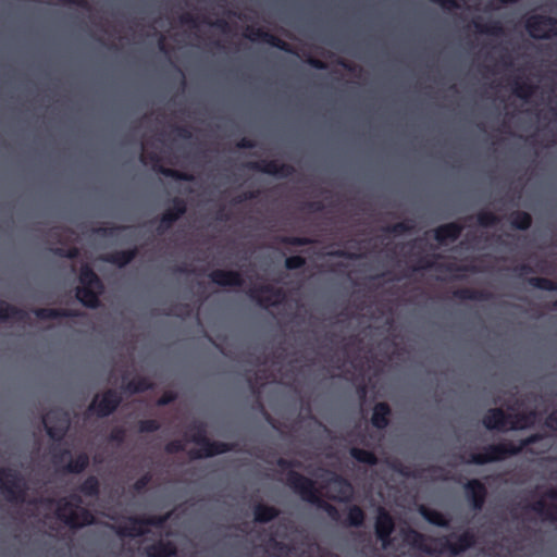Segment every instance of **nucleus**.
Listing matches in <instances>:
<instances>
[{"instance_id":"1","label":"nucleus","mask_w":557,"mask_h":557,"mask_svg":"<svg viewBox=\"0 0 557 557\" xmlns=\"http://www.w3.org/2000/svg\"><path fill=\"white\" fill-rule=\"evenodd\" d=\"M542 440V434L534 433L521 440L519 445H515L511 442L490 444L484 446L481 453L471 454L470 458L468 460H465V462L482 466L491 462L502 461L507 459L508 457L519 455L523 450V448L536 444Z\"/></svg>"},{"instance_id":"2","label":"nucleus","mask_w":557,"mask_h":557,"mask_svg":"<svg viewBox=\"0 0 557 557\" xmlns=\"http://www.w3.org/2000/svg\"><path fill=\"white\" fill-rule=\"evenodd\" d=\"M189 441L199 445V449H190L188 456L193 460L211 458L230 451H235L237 444L210 441L207 436V425L202 421H194L188 425Z\"/></svg>"},{"instance_id":"3","label":"nucleus","mask_w":557,"mask_h":557,"mask_svg":"<svg viewBox=\"0 0 557 557\" xmlns=\"http://www.w3.org/2000/svg\"><path fill=\"white\" fill-rule=\"evenodd\" d=\"M287 485L300 497L318 508L324 510L331 520L342 524V518L339 510L332 504L320 497L319 491L315 486V482L297 471H290L288 478H286Z\"/></svg>"},{"instance_id":"4","label":"nucleus","mask_w":557,"mask_h":557,"mask_svg":"<svg viewBox=\"0 0 557 557\" xmlns=\"http://www.w3.org/2000/svg\"><path fill=\"white\" fill-rule=\"evenodd\" d=\"M287 485L300 497L318 508L324 510L331 520L342 524V518L339 510L332 504L320 497L319 491L315 486V482L297 471H290L288 478H286Z\"/></svg>"},{"instance_id":"5","label":"nucleus","mask_w":557,"mask_h":557,"mask_svg":"<svg viewBox=\"0 0 557 557\" xmlns=\"http://www.w3.org/2000/svg\"><path fill=\"white\" fill-rule=\"evenodd\" d=\"M83 499L78 494H71L57 502L55 516L70 529H81L95 523L92 512L82 507Z\"/></svg>"},{"instance_id":"6","label":"nucleus","mask_w":557,"mask_h":557,"mask_svg":"<svg viewBox=\"0 0 557 557\" xmlns=\"http://www.w3.org/2000/svg\"><path fill=\"white\" fill-rule=\"evenodd\" d=\"M27 483L16 469L0 468V491L10 503H24L27 494Z\"/></svg>"},{"instance_id":"7","label":"nucleus","mask_w":557,"mask_h":557,"mask_svg":"<svg viewBox=\"0 0 557 557\" xmlns=\"http://www.w3.org/2000/svg\"><path fill=\"white\" fill-rule=\"evenodd\" d=\"M168 516L137 517L131 516L126 518L124 525H119L115 530L121 537H137L148 533L147 527H162Z\"/></svg>"},{"instance_id":"8","label":"nucleus","mask_w":557,"mask_h":557,"mask_svg":"<svg viewBox=\"0 0 557 557\" xmlns=\"http://www.w3.org/2000/svg\"><path fill=\"white\" fill-rule=\"evenodd\" d=\"M42 422L48 436L55 442H60L70 429L71 418L65 409L55 407L44 416Z\"/></svg>"},{"instance_id":"9","label":"nucleus","mask_w":557,"mask_h":557,"mask_svg":"<svg viewBox=\"0 0 557 557\" xmlns=\"http://www.w3.org/2000/svg\"><path fill=\"white\" fill-rule=\"evenodd\" d=\"M524 26L534 39H549L557 36V18L550 15L532 14L525 20Z\"/></svg>"},{"instance_id":"10","label":"nucleus","mask_w":557,"mask_h":557,"mask_svg":"<svg viewBox=\"0 0 557 557\" xmlns=\"http://www.w3.org/2000/svg\"><path fill=\"white\" fill-rule=\"evenodd\" d=\"M122 396L113 388L97 394L88 407V411L98 418L111 416L121 405Z\"/></svg>"},{"instance_id":"11","label":"nucleus","mask_w":557,"mask_h":557,"mask_svg":"<svg viewBox=\"0 0 557 557\" xmlns=\"http://www.w3.org/2000/svg\"><path fill=\"white\" fill-rule=\"evenodd\" d=\"M248 296L263 309L277 307L283 302L285 298V294L282 288L274 287L269 284L250 288L248 290Z\"/></svg>"},{"instance_id":"12","label":"nucleus","mask_w":557,"mask_h":557,"mask_svg":"<svg viewBox=\"0 0 557 557\" xmlns=\"http://www.w3.org/2000/svg\"><path fill=\"white\" fill-rule=\"evenodd\" d=\"M245 168L281 178L290 177L295 173L292 164L278 163L276 160L250 161L245 164Z\"/></svg>"},{"instance_id":"13","label":"nucleus","mask_w":557,"mask_h":557,"mask_svg":"<svg viewBox=\"0 0 557 557\" xmlns=\"http://www.w3.org/2000/svg\"><path fill=\"white\" fill-rule=\"evenodd\" d=\"M140 162L144 164L151 163L153 171H156L159 174H162L165 177H171L173 180L183 181V182L194 181V175H191L189 173L163 166L161 164V159H160L159 154L154 151L141 152Z\"/></svg>"},{"instance_id":"14","label":"nucleus","mask_w":557,"mask_h":557,"mask_svg":"<svg viewBox=\"0 0 557 557\" xmlns=\"http://www.w3.org/2000/svg\"><path fill=\"white\" fill-rule=\"evenodd\" d=\"M187 211V203L181 197L171 199V206L161 214L160 223L157 227L159 234L165 233L173 224L180 220Z\"/></svg>"},{"instance_id":"15","label":"nucleus","mask_w":557,"mask_h":557,"mask_svg":"<svg viewBox=\"0 0 557 557\" xmlns=\"http://www.w3.org/2000/svg\"><path fill=\"white\" fill-rule=\"evenodd\" d=\"M476 543L475 533L468 529L459 535L455 536V541H450L448 537H445L442 541L441 552H448L451 555H459L471 547H473Z\"/></svg>"},{"instance_id":"16","label":"nucleus","mask_w":557,"mask_h":557,"mask_svg":"<svg viewBox=\"0 0 557 557\" xmlns=\"http://www.w3.org/2000/svg\"><path fill=\"white\" fill-rule=\"evenodd\" d=\"M245 37L251 41L265 42L287 53H295L293 47L288 42L260 27L248 26L245 33Z\"/></svg>"},{"instance_id":"17","label":"nucleus","mask_w":557,"mask_h":557,"mask_svg":"<svg viewBox=\"0 0 557 557\" xmlns=\"http://www.w3.org/2000/svg\"><path fill=\"white\" fill-rule=\"evenodd\" d=\"M375 535L385 548L391 544L392 534L395 530L393 517L384 508H380L374 523Z\"/></svg>"},{"instance_id":"18","label":"nucleus","mask_w":557,"mask_h":557,"mask_svg":"<svg viewBox=\"0 0 557 557\" xmlns=\"http://www.w3.org/2000/svg\"><path fill=\"white\" fill-rule=\"evenodd\" d=\"M466 497L473 510H481L487 497V490L479 479H471L465 484Z\"/></svg>"},{"instance_id":"19","label":"nucleus","mask_w":557,"mask_h":557,"mask_svg":"<svg viewBox=\"0 0 557 557\" xmlns=\"http://www.w3.org/2000/svg\"><path fill=\"white\" fill-rule=\"evenodd\" d=\"M210 281L221 287H240L244 284V277L239 271L235 270H213L209 274Z\"/></svg>"},{"instance_id":"20","label":"nucleus","mask_w":557,"mask_h":557,"mask_svg":"<svg viewBox=\"0 0 557 557\" xmlns=\"http://www.w3.org/2000/svg\"><path fill=\"white\" fill-rule=\"evenodd\" d=\"M511 414L506 413L502 408H491L483 416L482 423L490 431H505Z\"/></svg>"},{"instance_id":"21","label":"nucleus","mask_w":557,"mask_h":557,"mask_svg":"<svg viewBox=\"0 0 557 557\" xmlns=\"http://www.w3.org/2000/svg\"><path fill=\"white\" fill-rule=\"evenodd\" d=\"M392 409L385 401H380L374 405L371 416V424L373 428L382 431L385 430L391 422Z\"/></svg>"},{"instance_id":"22","label":"nucleus","mask_w":557,"mask_h":557,"mask_svg":"<svg viewBox=\"0 0 557 557\" xmlns=\"http://www.w3.org/2000/svg\"><path fill=\"white\" fill-rule=\"evenodd\" d=\"M463 231V226L458 222H449L442 224L434 230V238L440 244H444L446 240H457Z\"/></svg>"},{"instance_id":"23","label":"nucleus","mask_w":557,"mask_h":557,"mask_svg":"<svg viewBox=\"0 0 557 557\" xmlns=\"http://www.w3.org/2000/svg\"><path fill=\"white\" fill-rule=\"evenodd\" d=\"M137 255L138 249L137 247H134L127 250H116L106 253L101 257V260L119 268H124L131 263L137 257Z\"/></svg>"},{"instance_id":"24","label":"nucleus","mask_w":557,"mask_h":557,"mask_svg":"<svg viewBox=\"0 0 557 557\" xmlns=\"http://www.w3.org/2000/svg\"><path fill=\"white\" fill-rule=\"evenodd\" d=\"M102 290L96 286H79L76 288V298L83 306L95 309L99 306V295Z\"/></svg>"},{"instance_id":"25","label":"nucleus","mask_w":557,"mask_h":557,"mask_svg":"<svg viewBox=\"0 0 557 557\" xmlns=\"http://www.w3.org/2000/svg\"><path fill=\"white\" fill-rule=\"evenodd\" d=\"M148 557H174L177 554L176 545L171 541H158L146 547Z\"/></svg>"},{"instance_id":"26","label":"nucleus","mask_w":557,"mask_h":557,"mask_svg":"<svg viewBox=\"0 0 557 557\" xmlns=\"http://www.w3.org/2000/svg\"><path fill=\"white\" fill-rule=\"evenodd\" d=\"M453 296L459 300L472 301H487L492 298V294L490 292L469 287H462L454 290Z\"/></svg>"},{"instance_id":"27","label":"nucleus","mask_w":557,"mask_h":557,"mask_svg":"<svg viewBox=\"0 0 557 557\" xmlns=\"http://www.w3.org/2000/svg\"><path fill=\"white\" fill-rule=\"evenodd\" d=\"M35 315L39 320H52L59 318H73L78 317L81 313L71 309H55V308H38L34 310Z\"/></svg>"},{"instance_id":"28","label":"nucleus","mask_w":557,"mask_h":557,"mask_svg":"<svg viewBox=\"0 0 557 557\" xmlns=\"http://www.w3.org/2000/svg\"><path fill=\"white\" fill-rule=\"evenodd\" d=\"M278 515L280 510L274 506L259 503L253 507V519L258 523H269L276 519Z\"/></svg>"},{"instance_id":"29","label":"nucleus","mask_w":557,"mask_h":557,"mask_svg":"<svg viewBox=\"0 0 557 557\" xmlns=\"http://www.w3.org/2000/svg\"><path fill=\"white\" fill-rule=\"evenodd\" d=\"M511 418L509 420V429L510 430H523L533 425L536 412L531 410L527 412H515L510 413Z\"/></svg>"},{"instance_id":"30","label":"nucleus","mask_w":557,"mask_h":557,"mask_svg":"<svg viewBox=\"0 0 557 557\" xmlns=\"http://www.w3.org/2000/svg\"><path fill=\"white\" fill-rule=\"evenodd\" d=\"M28 318V314L25 310L17 308L13 305L5 302L4 300H0V320H9L13 319L18 322H24Z\"/></svg>"},{"instance_id":"31","label":"nucleus","mask_w":557,"mask_h":557,"mask_svg":"<svg viewBox=\"0 0 557 557\" xmlns=\"http://www.w3.org/2000/svg\"><path fill=\"white\" fill-rule=\"evenodd\" d=\"M89 462V456L86 453H79L63 466L62 471L64 473L79 474L88 468Z\"/></svg>"},{"instance_id":"32","label":"nucleus","mask_w":557,"mask_h":557,"mask_svg":"<svg viewBox=\"0 0 557 557\" xmlns=\"http://www.w3.org/2000/svg\"><path fill=\"white\" fill-rule=\"evenodd\" d=\"M78 280L81 286H96L98 289H103V284L100 277L95 273L92 268L85 263L79 269Z\"/></svg>"},{"instance_id":"33","label":"nucleus","mask_w":557,"mask_h":557,"mask_svg":"<svg viewBox=\"0 0 557 557\" xmlns=\"http://www.w3.org/2000/svg\"><path fill=\"white\" fill-rule=\"evenodd\" d=\"M366 520V513L363 509L358 505H351L347 509L346 518L342 521L344 527L360 528L363 525Z\"/></svg>"},{"instance_id":"34","label":"nucleus","mask_w":557,"mask_h":557,"mask_svg":"<svg viewBox=\"0 0 557 557\" xmlns=\"http://www.w3.org/2000/svg\"><path fill=\"white\" fill-rule=\"evenodd\" d=\"M420 269H435L438 271L456 272V271H474V268L459 267L456 263H436L433 259H421Z\"/></svg>"},{"instance_id":"35","label":"nucleus","mask_w":557,"mask_h":557,"mask_svg":"<svg viewBox=\"0 0 557 557\" xmlns=\"http://www.w3.org/2000/svg\"><path fill=\"white\" fill-rule=\"evenodd\" d=\"M420 513L429 523L433 525L441 528H448L449 525V520L446 518V516L436 509L422 506L420 508Z\"/></svg>"},{"instance_id":"36","label":"nucleus","mask_w":557,"mask_h":557,"mask_svg":"<svg viewBox=\"0 0 557 557\" xmlns=\"http://www.w3.org/2000/svg\"><path fill=\"white\" fill-rule=\"evenodd\" d=\"M510 225L515 230L527 231L532 225V216L525 211H513L509 215Z\"/></svg>"},{"instance_id":"37","label":"nucleus","mask_w":557,"mask_h":557,"mask_svg":"<svg viewBox=\"0 0 557 557\" xmlns=\"http://www.w3.org/2000/svg\"><path fill=\"white\" fill-rule=\"evenodd\" d=\"M512 92L520 99L528 100L531 96L534 95L536 90V86L529 83L528 81H522L520 78H515L512 81Z\"/></svg>"},{"instance_id":"38","label":"nucleus","mask_w":557,"mask_h":557,"mask_svg":"<svg viewBox=\"0 0 557 557\" xmlns=\"http://www.w3.org/2000/svg\"><path fill=\"white\" fill-rule=\"evenodd\" d=\"M349 454L359 463H363L370 467L376 466L379 463L376 455L371 450L351 447Z\"/></svg>"},{"instance_id":"39","label":"nucleus","mask_w":557,"mask_h":557,"mask_svg":"<svg viewBox=\"0 0 557 557\" xmlns=\"http://www.w3.org/2000/svg\"><path fill=\"white\" fill-rule=\"evenodd\" d=\"M475 30L480 34L500 36L504 34V27L499 21H490L481 23L480 18L473 21Z\"/></svg>"},{"instance_id":"40","label":"nucleus","mask_w":557,"mask_h":557,"mask_svg":"<svg viewBox=\"0 0 557 557\" xmlns=\"http://www.w3.org/2000/svg\"><path fill=\"white\" fill-rule=\"evenodd\" d=\"M78 492L87 497H98L100 494V482L97 476L89 475L78 486Z\"/></svg>"},{"instance_id":"41","label":"nucleus","mask_w":557,"mask_h":557,"mask_svg":"<svg viewBox=\"0 0 557 557\" xmlns=\"http://www.w3.org/2000/svg\"><path fill=\"white\" fill-rule=\"evenodd\" d=\"M152 388V383L145 376H137L126 384V389L133 394L143 393Z\"/></svg>"},{"instance_id":"42","label":"nucleus","mask_w":557,"mask_h":557,"mask_svg":"<svg viewBox=\"0 0 557 557\" xmlns=\"http://www.w3.org/2000/svg\"><path fill=\"white\" fill-rule=\"evenodd\" d=\"M527 282L529 285L537 289L548 292L557 290V283L546 277L533 276L529 277Z\"/></svg>"},{"instance_id":"43","label":"nucleus","mask_w":557,"mask_h":557,"mask_svg":"<svg viewBox=\"0 0 557 557\" xmlns=\"http://www.w3.org/2000/svg\"><path fill=\"white\" fill-rule=\"evenodd\" d=\"M500 221L499 216L486 210H481L476 214V222L480 226L490 227L496 225Z\"/></svg>"},{"instance_id":"44","label":"nucleus","mask_w":557,"mask_h":557,"mask_svg":"<svg viewBox=\"0 0 557 557\" xmlns=\"http://www.w3.org/2000/svg\"><path fill=\"white\" fill-rule=\"evenodd\" d=\"M412 221H401L394 223L385 228V231L389 234H394L396 236L407 234L413 230Z\"/></svg>"},{"instance_id":"45","label":"nucleus","mask_w":557,"mask_h":557,"mask_svg":"<svg viewBox=\"0 0 557 557\" xmlns=\"http://www.w3.org/2000/svg\"><path fill=\"white\" fill-rule=\"evenodd\" d=\"M50 251L54 256H58V257H61V258H66V259H70V260L77 259L79 257V255H81L79 248H77L75 246L69 247V248L54 247V248H51Z\"/></svg>"},{"instance_id":"46","label":"nucleus","mask_w":557,"mask_h":557,"mask_svg":"<svg viewBox=\"0 0 557 557\" xmlns=\"http://www.w3.org/2000/svg\"><path fill=\"white\" fill-rule=\"evenodd\" d=\"M277 242L282 245L289 246H306L312 243L310 238L301 236H280L277 237Z\"/></svg>"},{"instance_id":"47","label":"nucleus","mask_w":557,"mask_h":557,"mask_svg":"<svg viewBox=\"0 0 557 557\" xmlns=\"http://www.w3.org/2000/svg\"><path fill=\"white\" fill-rule=\"evenodd\" d=\"M139 433H153L160 430L161 424L156 419L140 420L137 424Z\"/></svg>"},{"instance_id":"48","label":"nucleus","mask_w":557,"mask_h":557,"mask_svg":"<svg viewBox=\"0 0 557 557\" xmlns=\"http://www.w3.org/2000/svg\"><path fill=\"white\" fill-rule=\"evenodd\" d=\"M545 497L555 502L550 504L552 512H547V520L557 521V487H552L547 490L545 493Z\"/></svg>"},{"instance_id":"49","label":"nucleus","mask_w":557,"mask_h":557,"mask_svg":"<svg viewBox=\"0 0 557 557\" xmlns=\"http://www.w3.org/2000/svg\"><path fill=\"white\" fill-rule=\"evenodd\" d=\"M126 226H99L94 228V233L101 237H114L119 231L125 230Z\"/></svg>"},{"instance_id":"50","label":"nucleus","mask_w":557,"mask_h":557,"mask_svg":"<svg viewBox=\"0 0 557 557\" xmlns=\"http://www.w3.org/2000/svg\"><path fill=\"white\" fill-rule=\"evenodd\" d=\"M126 431L122 426H115L109 434V441L117 445H122L125 442Z\"/></svg>"},{"instance_id":"51","label":"nucleus","mask_w":557,"mask_h":557,"mask_svg":"<svg viewBox=\"0 0 557 557\" xmlns=\"http://www.w3.org/2000/svg\"><path fill=\"white\" fill-rule=\"evenodd\" d=\"M306 264V259L301 256H290L285 259V268L287 270H298Z\"/></svg>"},{"instance_id":"52","label":"nucleus","mask_w":557,"mask_h":557,"mask_svg":"<svg viewBox=\"0 0 557 557\" xmlns=\"http://www.w3.org/2000/svg\"><path fill=\"white\" fill-rule=\"evenodd\" d=\"M52 462L54 466L61 465L66 457L71 455V451L67 448H52Z\"/></svg>"},{"instance_id":"53","label":"nucleus","mask_w":557,"mask_h":557,"mask_svg":"<svg viewBox=\"0 0 557 557\" xmlns=\"http://www.w3.org/2000/svg\"><path fill=\"white\" fill-rule=\"evenodd\" d=\"M531 509L541 515L544 519L547 520V512H552V507L550 505H547L543 499H540L537 502H535L532 506H531Z\"/></svg>"},{"instance_id":"54","label":"nucleus","mask_w":557,"mask_h":557,"mask_svg":"<svg viewBox=\"0 0 557 557\" xmlns=\"http://www.w3.org/2000/svg\"><path fill=\"white\" fill-rule=\"evenodd\" d=\"M201 23L210 25V26H213V27L220 29L223 33H227L230 30V24L224 18H218L214 22H212L209 18L203 17Z\"/></svg>"},{"instance_id":"55","label":"nucleus","mask_w":557,"mask_h":557,"mask_svg":"<svg viewBox=\"0 0 557 557\" xmlns=\"http://www.w3.org/2000/svg\"><path fill=\"white\" fill-rule=\"evenodd\" d=\"M276 466L282 469L283 471L285 470H288L287 474L290 472V471H294L293 469L296 468V467H299L300 463L296 460H289V459H286V458H277L276 460Z\"/></svg>"},{"instance_id":"56","label":"nucleus","mask_w":557,"mask_h":557,"mask_svg":"<svg viewBox=\"0 0 557 557\" xmlns=\"http://www.w3.org/2000/svg\"><path fill=\"white\" fill-rule=\"evenodd\" d=\"M150 481L151 475L149 473H146L135 481V483L133 484V490L137 493H140L147 488Z\"/></svg>"},{"instance_id":"57","label":"nucleus","mask_w":557,"mask_h":557,"mask_svg":"<svg viewBox=\"0 0 557 557\" xmlns=\"http://www.w3.org/2000/svg\"><path fill=\"white\" fill-rule=\"evenodd\" d=\"M164 449L168 454H177L185 449V445L180 440H173L165 445Z\"/></svg>"},{"instance_id":"58","label":"nucleus","mask_w":557,"mask_h":557,"mask_svg":"<svg viewBox=\"0 0 557 557\" xmlns=\"http://www.w3.org/2000/svg\"><path fill=\"white\" fill-rule=\"evenodd\" d=\"M432 3L438 4L442 9L446 11H453L459 9L460 5L457 0H429Z\"/></svg>"},{"instance_id":"59","label":"nucleus","mask_w":557,"mask_h":557,"mask_svg":"<svg viewBox=\"0 0 557 557\" xmlns=\"http://www.w3.org/2000/svg\"><path fill=\"white\" fill-rule=\"evenodd\" d=\"M176 394L172 391L164 392L157 400L158 406H168L176 399Z\"/></svg>"},{"instance_id":"60","label":"nucleus","mask_w":557,"mask_h":557,"mask_svg":"<svg viewBox=\"0 0 557 557\" xmlns=\"http://www.w3.org/2000/svg\"><path fill=\"white\" fill-rule=\"evenodd\" d=\"M180 22L183 25H188V26H191V27H197L198 26V17L193 15L191 13H183L180 16Z\"/></svg>"},{"instance_id":"61","label":"nucleus","mask_w":557,"mask_h":557,"mask_svg":"<svg viewBox=\"0 0 557 557\" xmlns=\"http://www.w3.org/2000/svg\"><path fill=\"white\" fill-rule=\"evenodd\" d=\"M258 196H259L258 190L245 191L242 195L235 197L234 203H242L246 200H252V199H256Z\"/></svg>"},{"instance_id":"62","label":"nucleus","mask_w":557,"mask_h":557,"mask_svg":"<svg viewBox=\"0 0 557 557\" xmlns=\"http://www.w3.org/2000/svg\"><path fill=\"white\" fill-rule=\"evenodd\" d=\"M304 209L310 211V212H313V213H317V212H321L324 210V205L322 201L320 200H317V201H308L304 205Z\"/></svg>"},{"instance_id":"63","label":"nucleus","mask_w":557,"mask_h":557,"mask_svg":"<svg viewBox=\"0 0 557 557\" xmlns=\"http://www.w3.org/2000/svg\"><path fill=\"white\" fill-rule=\"evenodd\" d=\"M330 256L337 257V258H346V259H350V260H356L359 258V255L349 252L345 249L334 250V251L330 252Z\"/></svg>"},{"instance_id":"64","label":"nucleus","mask_w":557,"mask_h":557,"mask_svg":"<svg viewBox=\"0 0 557 557\" xmlns=\"http://www.w3.org/2000/svg\"><path fill=\"white\" fill-rule=\"evenodd\" d=\"M174 132L178 138L190 139L193 134L188 126H175Z\"/></svg>"}]
</instances>
